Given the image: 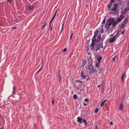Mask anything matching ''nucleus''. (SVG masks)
I'll use <instances>...</instances> for the list:
<instances>
[{
    "label": "nucleus",
    "mask_w": 129,
    "mask_h": 129,
    "mask_svg": "<svg viewBox=\"0 0 129 129\" xmlns=\"http://www.w3.org/2000/svg\"><path fill=\"white\" fill-rule=\"evenodd\" d=\"M101 38V36L100 35L97 37V40H95L94 39H92V42L91 44V46H92L91 49L93 50L94 49V46L95 44V42H97L100 41Z\"/></svg>",
    "instance_id": "nucleus-1"
},
{
    "label": "nucleus",
    "mask_w": 129,
    "mask_h": 129,
    "mask_svg": "<svg viewBox=\"0 0 129 129\" xmlns=\"http://www.w3.org/2000/svg\"><path fill=\"white\" fill-rule=\"evenodd\" d=\"M119 34V32H117L116 35L114 36L113 38L108 39L107 40V41L109 43H112L116 41V39L115 38L118 36Z\"/></svg>",
    "instance_id": "nucleus-2"
},
{
    "label": "nucleus",
    "mask_w": 129,
    "mask_h": 129,
    "mask_svg": "<svg viewBox=\"0 0 129 129\" xmlns=\"http://www.w3.org/2000/svg\"><path fill=\"white\" fill-rule=\"evenodd\" d=\"M112 19H109L108 21L106 22L105 25L106 28L107 29L106 31H107L109 28L112 24Z\"/></svg>",
    "instance_id": "nucleus-3"
},
{
    "label": "nucleus",
    "mask_w": 129,
    "mask_h": 129,
    "mask_svg": "<svg viewBox=\"0 0 129 129\" xmlns=\"http://www.w3.org/2000/svg\"><path fill=\"white\" fill-rule=\"evenodd\" d=\"M109 19H112V24L113 26H115V25L117 24L118 22L116 20L114 21V20L113 18H110Z\"/></svg>",
    "instance_id": "nucleus-4"
},
{
    "label": "nucleus",
    "mask_w": 129,
    "mask_h": 129,
    "mask_svg": "<svg viewBox=\"0 0 129 129\" xmlns=\"http://www.w3.org/2000/svg\"><path fill=\"white\" fill-rule=\"evenodd\" d=\"M124 17L123 15H120L116 20L118 22H119L123 18H124Z\"/></svg>",
    "instance_id": "nucleus-5"
},
{
    "label": "nucleus",
    "mask_w": 129,
    "mask_h": 129,
    "mask_svg": "<svg viewBox=\"0 0 129 129\" xmlns=\"http://www.w3.org/2000/svg\"><path fill=\"white\" fill-rule=\"evenodd\" d=\"M98 33V31L96 30L95 32H94V35L93 36V38L92 39H94L95 40H97V38L96 39L95 38L97 36Z\"/></svg>",
    "instance_id": "nucleus-6"
},
{
    "label": "nucleus",
    "mask_w": 129,
    "mask_h": 129,
    "mask_svg": "<svg viewBox=\"0 0 129 129\" xmlns=\"http://www.w3.org/2000/svg\"><path fill=\"white\" fill-rule=\"evenodd\" d=\"M117 4H115L113 7V8L111 10L112 11H117Z\"/></svg>",
    "instance_id": "nucleus-7"
},
{
    "label": "nucleus",
    "mask_w": 129,
    "mask_h": 129,
    "mask_svg": "<svg viewBox=\"0 0 129 129\" xmlns=\"http://www.w3.org/2000/svg\"><path fill=\"white\" fill-rule=\"evenodd\" d=\"M77 121L81 123H82V118H80L79 117H77Z\"/></svg>",
    "instance_id": "nucleus-8"
},
{
    "label": "nucleus",
    "mask_w": 129,
    "mask_h": 129,
    "mask_svg": "<svg viewBox=\"0 0 129 129\" xmlns=\"http://www.w3.org/2000/svg\"><path fill=\"white\" fill-rule=\"evenodd\" d=\"M127 11V8H125L124 10L121 11V13L123 15Z\"/></svg>",
    "instance_id": "nucleus-9"
},
{
    "label": "nucleus",
    "mask_w": 129,
    "mask_h": 129,
    "mask_svg": "<svg viewBox=\"0 0 129 129\" xmlns=\"http://www.w3.org/2000/svg\"><path fill=\"white\" fill-rule=\"evenodd\" d=\"M81 75L82 77V78L83 79L85 78L86 77V76L85 73H83L82 72L81 73Z\"/></svg>",
    "instance_id": "nucleus-10"
},
{
    "label": "nucleus",
    "mask_w": 129,
    "mask_h": 129,
    "mask_svg": "<svg viewBox=\"0 0 129 129\" xmlns=\"http://www.w3.org/2000/svg\"><path fill=\"white\" fill-rule=\"evenodd\" d=\"M86 63V60L83 59L82 61V66H84Z\"/></svg>",
    "instance_id": "nucleus-11"
},
{
    "label": "nucleus",
    "mask_w": 129,
    "mask_h": 129,
    "mask_svg": "<svg viewBox=\"0 0 129 129\" xmlns=\"http://www.w3.org/2000/svg\"><path fill=\"white\" fill-rule=\"evenodd\" d=\"M47 24V23L46 22H45L43 23V25L42 26L41 28V30H43V29L45 27L46 25Z\"/></svg>",
    "instance_id": "nucleus-12"
},
{
    "label": "nucleus",
    "mask_w": 129,
    "mask_h": 129,
    "mask_svg": "<svg viewBox=\"0 0 129 129\" xmlns=\"http://www.w3.org/2000/svg\"><path fill=\"white\" fill-rule=\"evenodd\" d=\"M102 57L101 56L98 57L96 59L98 62H100L102 59Z\"/></svg>",
    "instance_id": "nucleus-13"
},
{
    "label": "nucleus",
    "mask_w": 129,
    "mask_h": 129,
    "mask_svg": "<svg viewBox=\"0 0 129 129\" xmlns=\"http://www.w3.org/2000/svg\"><path fill=\"white\" fill-rule=\"evenodd\" d=\"M101 33H103L104 32V28H103L104 25H101Z\"/></svg>",
    "instance_id": "nucleus-14"
},
{
    "label": "nucleus",
    "mask_w": 129,
    "mask_h": 129,
    "mask_svg": "<svg viewBox=\"0 0 129 129\" xmlns=\"http://www.w3.org/2000/svg\"><path fill=\"white\" fill-rule=\"evenodd\" d=\"M16 90V88L15 86H14L13 88V90L12 93L13 94H15V91Z\"/></svg>",
    "instance_id": "nucleus-15"
},
{
    "label": "nucleus",
    "mask_w": 129,
    "mask_h": 129,
    "mask_svg": "<svg viewBox=\"0 0 129 129\" xmlns=\"http://www.w3.org/2000/svg\"><path fill=\"white\" fill-rule=\"evenodd\" d=\"M107 100H105L103 101V102L101 103L100 105V106L101 107H102L105 102Z\"/></svg>",
    "instance_id": "nucleus-16"
},
{
    "label": "nucleus",
    "mask_w": 129,
    "mask_h": 129,
    "mask_svg": "<svg viewBox=\"0 0 129 129\" xmlns=\"http://www.w3.org/2000/svg\"><path fill=\"white\" fill-rule=\"evenodd\" d=\"M73 98L74 99H76L78 98V97L76 94H74L73 95Z\"/></svg>",
    "instance_id": "nucleus-17"
},
{
    "label": "nucleus",
    "mask_w": 129,
    "mask_h": 129,
    "mask_svg": "<svg viewBox=\"0 0 129 129\" xmlns=\"http://www.w3.org/2000/svg\"><path fill=\"white\" fill-rule=\"evenodd\" d=\"M123 108V105L122 104L120 105L119 108V109L120 110L122 111Z\"/></svg>",
    "instance_id": "nucleus-18"
},
{
    "label": "nucleus",
    "mask_w": 129,
    "mask_h": 129,
    "mask_svg": "<svg viewBox=\"0 0 129 129\" xmlns=\"http://www.w3.org/2000/svg\"><path fill=\"white\" fill-rule=\"evenodd\" d=\"M65 20H64V21H63V24L62 25V30H61L60 33H61V31H62V30H63V27L64 26V23H65Z\"/></svg>",
    "instance_id": "nucleus-19"
},
{
    "label": "nucleus",
    "mask_w": 129,
    "mask_h": 129,
    "mask_svg": "<svg viewBox=\"0 0 129 129\" xmlns=\"http://www.w3.org/2000/svg\"><path fill=\"white\" fill-rule=\"evenodd\" d=\"M125 73H124L122 75V78H121V80L122 81V82H123L124 79V76L125 75Z\"/></svg>",
    "instance_id": "nucleus-20"
},
{
    "label": "nucleus",
    "mask_w": 129,
    "mask_h": 129,
    "mask_svg": "<svg viewBox=\"0 0 129 129\" xmlns=\"http://www.w3.org/2000/svg\"><path fill=\"white\" fill-rule=\"evenodd\" d=\"M128 20H127V19H125L124 21L122 23L123 24H125L127 22Z\"/></svg>",
    "instance_id": "nucleus-21"
},
{
    "label": "nucleus",
    "mask_w": 129,
    "mask_h": 129,
    "mask_svg": "<svg viewBox=\"0 0 129 129\" xmlns=\"http://www.w3.org/2000/svg\"><path fill=\"white\" fill-rule=\"evenodd\" d=\"M125 25L124 24H123V23H122L121 24L120 27L122 28H123Z\"/></svg>",
    "instance_id": "nucleus-22"
},
{
    "label": "nucleus",
    "mask_w": 129,
    "mask_h": 129,
    "mask_svg": "<svg viewBox=\"0 0 129 129\" xmlns=\"http://www.w3.org/2000/svg\"><path fill=\"white\" fill-rule=\"evenodd\" d=\"M116 57V56H115L113 58H112V59L113 60V62H114L115 61Z\"/></svg>",
    "instance_id": "nucleus-23"
},
{
    "label": "nucleus",
    "mask_w": 129,
    "mask_h": 129,
    "mask_svg": "<svg viewBox=\"0 0 129 129\" xmlns=\"http://www.w3.org/2000/svg\"><path fill=\"white\" fill-rule=\"evenodd\" d=\"M112 4L111 3H110L109 4V5L108 6V8H110V7H112Z\"/></svg>",
    "instance_id": "nucleus-24"
},
{
    "label": "nucleus",
    "mask_w": 129,
    "mask_h": 129,
    "mask_svg": "<svg viewBox=\"0 0 129 129\" xmlns=\"http://www.w3.org/2000/svg\"><path fill=\"white\" fill-rule=\"evenodd\" d=\"M98 111H99L98 109V108H96L95 109V110L94 111V113H95L96 114L98 112Z\"/></svg>",
    "instance_id": "nucleus-25"
},
{
    "label": "nucleus",
    "mask_w": 129,
    "mask_h": 129,
    "mask_svg": "<svg viewBox=\"0 0 129 129\" xmlns=\"http://www.w3.org/2000/svg\"><path fill=\"white\" fill-rule=\"evenodd\" d=\"M106 20V18H104V19L103 21L102 22V24H104L105 23Z\"/></svg>",
    "instance_id": "nucleus-26"
},
{
    "label": "nucleus",
    "mask_w": 129,
    "mask_h": 129,
    "mask_svg": "<svg viewBox=\"0 0 129 129\" xmlns=\"http://www.w3.org/2000/svg\"><path fill=\"white\" fill-rule=\"evenodd\" d=\"M59 80V82L60 83L61 80V78L60 74H59L58 75Z\"/></svg>",
    "instance_id": "nucleus-27"
},
{
    "label": "nucleus",
    "mask_w": 129,
    "mask_h": 129,
    "mask_svg": "<svg viewBox=\"0 0 129 129\" xmlns=\"http://www.w3.org/2000/svg\"><path fill=\"white\" fill-rule=\"evenodd\" d=\"M43 67V66H42L37 71V73H38L42 69Z\"/></svg>",
    "instance_id": "nucleus-28"
},
{
    "label": "nucleus",
    "mask_w": 129,
    "mask_h": 129,
    "mask_svg": "<svg viewBox=\"0 0 129 129\" xmlns=\"http://www.w3.org/2000/svg\"><path fill=\"white\" fill-rule=\"evenodd\" d=\"M33 8V7L32 6H29L28 8L30 10H32Z\"/></svg>",
    "instance_id": "nucleus-29"
},
{
    "label": "nucleus",
    "mask_w": 129,
    "mask_h": 129,
    "mask_svg": "<svg viewBox=\"0 0 129 129\" xmlns=\"http://www.w3.org/2000/svg\"><path fill=\"white\" fill-rule=\"evenodd\" d=\"M83 121L85 123V124L86 125L87 124V123L85 120L83 119Z\"/></svg>",
    "instance_id": "nucleus-30"
},
{
    "label": "nucleus",
    "mask_w": 129,
    "mask_h": 129,
    "mask_svg": "<svg viewBox=\"0 0 129 129\" xmlns=\"http://www.w3.org/2000/svg\"><path fill=\"white\" fill-rule=\"evenodd\" d=\"M56 13V12L55 14V15L53 16V18H52V20H53L54 19V18H55V17Z\"/></svg>",
    "instance_id": "nucleus-31"
},
{
    "label": "nucleus",
    "mask_w": 129,
    "mask_h": 129,
    "mask_svg": "<svg viewBox=\"0 0 129 129\" xmlns=\"http://www.w3.org/2000/svg\"><path fill=\"white\" fill-rule=\"evenodd\" d=\"M73 33H72L71 34V36H70V39H71V38H72V36H73Z\"/></svg>",
    "instance_id": "nucleus-32"
},
{
    "label": "nucleus",
    "mask_w": 129,
    "mask_h": 129,
    "mask_svg": "<svg viewBox=\"0 0 129 129\" xmlns=\"http://www.w3.org/2000/svg\"><path fill=\"white\" fill-rule=\"evenodd\" d=\"M67 50V49L65 48L63 50V52H65Z\"/></svg>",
    "instance_id": "nucleus-33"
},
{
    "label": "nucleus",
    "mask_w": 129,
    "mask_h": 129,
    "mask_svg": "<svg viewBox=\"0 0 129 129\" xmlns=\"http://www.w3.org/2000/svg\"><path fill=\"white\" fill-rule=\"evenodd\" d=\"M84 101H85V102H88V99H87V98H86L85 100H84Z\"/></svg>",
    "instance_id": "nucleus-34"
},
{
    "label": "nucleus",
    "mask_w": 129,
    "mask_h": 129,
    "mask_svg": "<svg viewBox=\"0 0 129 129\" xmlns=\"http://www.w3.org/2000/svg\"><path fill=\"white\" fill-rule=\"evenodd\" d=\"M95 67H99V63H97L95 65Z\"/></svg>",
    "instance_id": "nucleus-35"
},
{
    "label": "nucleus",
    "mask_w": 129,
    "mask_h": 129,
    "mask_svg": "<svg viewBox=\"0 0 129 129\" xmlns=\"http://www.w3.org/2000/svg\"><path fill=\"white\" fill-rule=\"evenodd\" d=\"M125 31V30H123L122 32L121 33V34L122 35H123L124 33V32Z\"/></svg>",
    "instance_id": "nucleus-36"
},
{
    "label": "nucleus",
    "mask_w": 129,
    "mask_h": 129,
    "mask_svg": "<svg viewBox=\"0 0 129 129\" xmlns=\"http://www.w3.org/2000/svg\"><path fill=\"white\" fill-rule=\"evenodd\" d=\"M129 18V16H127L126 17V18H125V19H127V20H128V18Z\"/></svg>",
    "instance_id": "nucleus-37"
},
{
    "label": "nucleus",
    "mask_w": 129,
    "mask_h": 129,
    "mask_svg": "<svg viewBox=\"0 0 129 129\" xmlns=\"http://www.w3.org/2000/svg\"><path fill=\"white\" fill-rule=\"evenodd\" d=\"M113 124V122L112 121L110 122V124L111 125H112Z\"/></svg>",
    "instance_id": "nucleus-38"
},
{
    "label": "nucleus",
    "mask_w": 129,
    "mask_h": 129,
    "mask_svg": "<svg viewBox=\"0 0 129 129\" xmlns=\"http://www.w3.org/2000/svg\"><path fill=\"white\" fill-rule=\"evenodd\" d=\"M53 20H52V19H51V20L50 21V22H49V24H50H50L52 22V21Z\"/></svg>",
    "instance_id": "nucleus-39"
},
{
    "label": "nucleus",
    "mask_w": 129,
    "mask_h": 129,
    "mask_svg": "<svg viewBox=\"0 0 129 129\" xmlns=\"http://www.w3.org/2000/svg\"><path fill=\"white\" fill-rule=\"evenodd\" d=\"M11 0H7V1L9 2H10L11 1Z\"/></svg>",
    "instance_id": "nucleus-40"
},
{
    "label": "nucleus",
    "mask_w": 129,
    "mask_h": 129,
    "mask_svg": "<svg viewBox=\"0 0 129 129\" xmlns=\"http://www.w3.org/2000/svg\"><path fill=\"white\" fill-rule=\"evenodd\" d=\"M99 71H100V72H101L102 71V69L101 68H100L99 70Z\"/></svg>",
    "instance_id": "nucleus-41"
},
{
    "label": "nucleus",
    "mask_w": 129,
    "mask_h": 129,
    "mask_svg": "<svg viewBox=\"0 0 129 129\" xmlns=\"http://www.w3.org/2000/svg\"><path fill=\"white\" fill-rule=\"evenodd\" d=\"M95 129H98V126L97 125H96L95 127Z\"/></svg>",
    "instance_id": "nucleus-42"
},
{
    "label": "nucleus",
    "mask_w": 129,
    "mask_h": 129,
    "mask_svg": "<svg viewBox=\"0 0 129 129\" xmlns=\"http://www.w3.org/2000/svg\"><path fill=\"white\" fill-rule=\"evenodd\" d=\"M114 0H111L110 1V2L111 3H113L114 2Z\"/></svg>",
    "instance_id": "nucleus-43"
},
{
    "label": "nucleus",
    "mask_w": 129,
    "mask_h": 129,
    "mask_svg": "<svg viewBox=\"0 0 129 129\" xmlns=\"http://www.w3.org/2000/svg\"><path fill=\"white\" fill-rule=\"evenodd\" d=\"M114 33L112 35H111L110 36V37H112L114 35Z\"/></svg>",
    "instance_id": "nucleus-44"
},
{
    "label": "nucleus",
    "mask_w": 129,
    "mask_h": 129,
    "mask_svg": "<svg viewBox=\"0 0 129 129\" xmlns=\"http://www.w3.org/2000/svg\"><path fill=\"white\" fill-rule=\"evenodd\" d=\"M83 104L85 106H86V104H85V103L84 102L83 103Z\"/></svg>",
    "instance_id": "nucleus-45"
},
{
    "label": "nucleus",
    "mask_w": 129,
    "mask_h": 129,
    "mask_svg": "<svg viewBox=\"0 0 129 129\" xmlns=\"http://www.w3.org/2000/svg\"><path fill=\"white\" fill-rule=\"evenodd\" d=\"M54 100H53V101L52 102V103L53 105L54 104Z\"/></svg>",
    "instance_id": "nucleus-46"
},
{
    "label": "nucleus",
    "mask_w": 129,
    "mask_h": 129,
    "mask_svg": "<svg viewBox=\"0 0 129 129\" xmlns=\"http://www.w3.org/2000/svg\"><path fill=\"white\" fill-rule=\"evenodd\" d=\"M16 28V27H13L12 29H15V28Z\"/></svg>",
    "instance_id": "nucleus-47"
},
{
    "label": "nucleus",
    "mask_w": 129,
    "mask_h": 129,
    "mask_svg": "<svg viewBox=\"0 0 129 129\" xmlns=\"http://www.w3.org/2000/svg\"><path fill=\"white\" fill-rule=\"evenodd\" d=\"M117 14V12H115V14Z\"/></svg>",
    "instance_id": "nucleus-48"
},
{
    "label": "nucleus",
    "mask_w": 129,
    "mask_h": 129,
    "mask_svg": "<svg viewBox=\"0 0 129 129\" xmlns=\"http://www.w3.org/2000/svg\"><path fill=\"white\" fill-rule=\"evenodd\" d=\"M58 73L59 74H60V71H58Z\"/></svg>",
    "instance_id": "nucleus-49"
},
{
    "label": "nucleus",
    "mask_w": 129,
    "mask_h": 129,
    "mask_svg": "<svg viewBox=\"0 0 129 129\" xmlns=\"http://www.w3.org/2000/svg\"><path fill=\"white\" fill-rule=\"evenodd\" d=\"M100 85H99L98 86V87H100Z\"/></svg>",
    "instance_id": "nucleus-50"
},
{
    "label": "nucleus",
    "mask_w": 129,
    "mask_h": 129,
    "mask_svg": "<svg viewBox=\"0 0 129 129\" xmlns=\"http://www.w3.org/2000/svg\"><path fill=\"white\" fill-rule=\"evenodd\" d=\"M52 27H51V28H50V30H52Z\"/></svg>",
    "instance_id": "nucleus-51"
},
{
    "label": "nucleus",
    "mask_w": 129,
    "mask_h": 129,
    "mask_svg": "<svg viewBox=\"0 0 129 129\" xmlns=\"http://www.w3.org/2000/svg\"><path fill=\"white\" fill-rule=\"evenodd\" d=\"M88 5H87L86 7H88Z\"/></svg>",
    "instance_id": "nucleus-52"
},
{
    "label": "nucleus",
    "mask_w": 129,
    "mask_h": 129,
    "mask_svg": "<svg viewBox=\"0 0 129 129\" xmlns=\"http://www.w3.org/2000/svg\"><path fill=\"white\" fill-rule=\"evenodd\" d=\"M0 129H3V127H1L0 128Z\"/></svg>",
    "instance_id": "nucleus-53"
},
{
    "label": "nucleus",
    "mask_w": 129,
    "mask_h": 129,
    "mask_svg": "<svg viewBox=\"0 0 129 129\" xmlns=\"http://www.w3.org/2000/svg\"><path fill=\"white\" fill-rule=\"evenodd\" d=\"M1 25V23H0V26Z\"/></svg>",
    "instance_id": "nucleus-54"
},
{
    "label": "nucleus",
    "mask_w": 129,
    "mask_h": 129,
    "mask_svg": "<svg viewBox=\"0 0 129 129\" xmlns=\"http://www.w3.org/2000/svg\"><path fill=\"white\" fill-rule=\"evenodd\" d=\"M117 1H119L120 0H117Z\"/></svg>",
    "instance_id": "nucleus-55"
},
{
    "label": "nucleus",
    "mask_w": 129,
    "mask_h": 129,
    "mask_svg": "<svg viewBox=\"0 0 129 129\" xmlns=\"http://www.w3.org/2000/svg\"><path fill=\"white\" fill-rule=\"evenodd\" d=\"M80 1H81V0H80Z\"/></svg>",
    "instance_id": "nucleus-56"
}]
</instances>
